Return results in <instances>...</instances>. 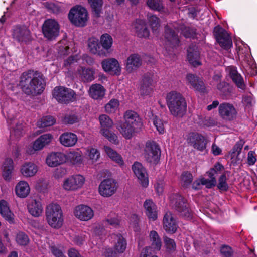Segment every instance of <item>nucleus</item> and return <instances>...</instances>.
<instances>
[{"mask_svg": "<svg viewBox=\"0 0 257 257\" xmlns=\"http://www.w3.org/2000/svg\"><path fill=\"white\" fill-rule=\"evenodd\" d=\"M220 116L226 121L235 119L237 114V110L233 104L227 102L221 103L218 107Z\"/></svg>", "mask_w": 257, "mask_h": 257, "instance_id": "12", "label": "nucleus"}, {"mask_svg": "<svg viewBox=\"0 0 257 257\" xmlns=\"http://www.w3.org/2000/svg\"><path fill=\"white\" fill-rule=\"evenodd\" d=\"M68 18L71 22L76 26L84 27L87 21V11L81 6L74 7L69 11Z\"/></svg>", "mask_w": 257, "mask_h": 257, "instance_id": "6", "label": "nucleus"}, {"mask_svg": "<svg viewBox=\"0 0 257 257\" xmlns=\"http://www.w3.org/2000/svg\"><path fill=\"white\" fill-rule=\"evenodd\" d=\"M132 170L142 186L146 187L149 183L148 175L142 164L138 162H135L132 165Z\"/></svg>", "mask_w": 257, "mask_h": 257, "instance_id": "16", "label": "nucleus"}, {"mask_svg": "<svg viewBox=\"0 0 257 257\" xmlns=\"http://www.w3.org/2000/svg\"><path fill=\"white\" fill-rule=\"evenodd\" d=\"M149 239L151 242V250L153 252L159 251L162 246V242L160 237L156 231L152 230L149 234Z\"/></svg>", "mask_w": 257, "mask_h": 257, "instance_id": "33", "label": "nucleus"}, {"mask_svg": "<svg viewBox=\"0 0 257 257\" xmlns=\"http://www.w3.org/2000/svg\"><path fill=\"white\" fill-rule=\"evenodd\" d=\"M85 182L84 177L81 175H72L66 179L63 182V188L68 191H76L81 188Z\"/></svg>", "mask_w": 257, "mask_h": 257, "instance_id": "13", "label": "nucleus"}, {"mask_svg": "<svg viewBox=\"0 0 257 257\" xmlns=\"http://www.w3.org/2000/svg\"><path fill=\"white\" fill-rule=\"evenodd\" d=\"M69 158L73 164L79 163L82 161L81 156L79 152H71L69 155Z\"/></svg>", "mask_w": 257, "mask_h": 257, "instance_id": "62", "label": "nucleus"}, {"mask_svg": "<svg viewBox=\"0 0 257 257\" xmlns=\"http://www.w3.org/2000/svg\"><path fill=\"white\" fill-rule=\"evenodd\" d=\"M88 2L92 8L94 16L96 18L99 17L103 5L102 0H88Z\"/></svg>", "mask_w": 257, "mask_h": 257, "instance_id": "44", "label": "nucleus"}, {"mask_svg": "<svg viewBox=\"0 0 257 257\" xmlns=\"http://www.w3.org/2000/svg\"><path fill=\"white\" fill-rule=\"evenodd\" d=\"M87 43L88 48L91 53L100 56H105V53L102 50L101 44L97 38L91 37L88 39Z\"/></svg>", "mask_w": 257, "mask_h": 257, "instance_id": "24", "label": "nucleus"}, {"mask_svg": "<svg viewBox=\"0 0 257 257\" xmlns=\"http://www.w3.org/2000/svg\"><path fill=\"white\" fill-rule=\"evenodd\" d=\"M220 253L222 257H231L233 254V251L229 246L224 245L220 248Z\"/></svg>", "mask_w": 257, "mask_h": 257, "instance_id": "60", "label": "nucleus"}, {"mask_svg": "<svg viewBox=\"0 0 257 257\" xmlns=\"http://www.w3.org/2000/svg\"><path fill=\"white\" fill-rule=\"evenodd\" d=\"M244 143L243 140H240L236 143L230 152L231 158L237 157L240 154Z\"/></svg>", "mask_w": 257, "mask_h": 257, "instance_id": "53", "label": "nucleus"}, {"mask_svg": "<svg viewBox=\"0 0 257 257\" xmlns=\"http://www.w3.org/2000/svg\"><path fill=\"white\" fill-rule=\"evenodd\" d=\"M193 176L189 172H185L182 175L181 181L182 185L187 187L192 182Z\"/></svg>", "mask_w": 257, "mask_h": 257, "instance_id": "59", "label": "nucleus"}, {"mask_svg": "<svg viewBox=\"0 0 257 257\" xmlns=\"http://www.w3.org/2000/svg\"><path fill=\"white\" fill-rule=\"evenodd\" d=\"M79 120V116L76 113L71 112L65 115L63 119V121L66 124H73L78 122Z\"/></svg>", "mask_w": 257, "mask_h": 257, "instance_id": "50", "label": "nucleus"}, {"mask_svg": "<svg viewBox=\"0 0 257 257\" xmlns=\"http://www.w3.org/2000/svg\"><path fill=\"white\" fill-rule=\"evenodd\" d=\"M214 35L220 46L224 49L228 50L232 46V40L226 31L219 26L214 29Z\"/></svg>", "mask_w": 257, "mask_h": 257, "instance_id": "11", "label": "nucleus"}, {"mask_svg": "<svg viewBox=\"0 0 257 257\" xmlns=\"http://www.w3.org/2000/svg\"><path fill=\"white\" fill-rule=\"evenodd\" d=\"M77 140L76 135L71 132L64 133L59 137L61 144L65 147L73 146L77 143Z\"/></svg>", "mask_w": 257, "mask_h": 257, "instance_id": "28", "label": "nucleus"}, {"mask_svg": "<svg viewBox=\"0 0 257 257\" xmlns=\"http://www.w3.org/2000/svg\"><path fill=\"white\" fill-rule=\"evenodd\" d=\"M187 80L196 90L201 92L205 91L204 83L198 77L192 74H189L187 76Z\"/></svg>", "mask_w": 257, "mask_h": 257, "instance_id": "31", "label": "nucleus"}, {"mask_svg": "<svg viewBox=\"0 0 257 257\" xmlns=\"http://www.w3.org/2000/svg\"><path fill=\"white\" fill-rule=\"evenodd\" d=\"M153 123L160 134H163L164 133V122L161 119L155 116L153 119Z\"/></svg>", "mask_w": 257, "mask_h": 257, "instance_id": "58", "label": "nucleus"}, {"mask_svg": "<svg viewBox=\"0 0 257 257\" xmlns=\"http://www.w3.org/2000/svg\"><path fill=\"white\" fill-rule=\"evenodd\" d=\"M104 149L107 156L113 161L122 165L124 164L122 157L116 151L108 146H104Z\"/></svg>", "mask_w": 257, "mask_h": 257, "instance_id": "43", "label": "nucleus"}, {"mask_svg": "<svg viewBox=\"0 0 257 257\" xmlns=\"http://www.w3.org/2000/svg\"><path fill=\"white\" fill-rule=\"evenodd\" d=\"M117 189V182L113 179H106L99 185V194L103 197H109L112 196Z\"/></svg>", "mask_w": 257, "mask_h": 257, "instance_id": "10", "label": "nucleus"}, {"mask_svg": "<svg viewBox=\"0 0 257 257\" xmlns=\"http://www.w3.org/2000/svg\"><path fill=\"white\" fill-rule=\"evenodd\" d=\"M115 238L117 240V242L115 245V249L118 253H122L126 249V242L123 236L120 234H114Z\"/></svg>", "mask_w": 257, "mask_h": 257, "instance_id": "45", "label": "nucleus"}, {"mask_svg": "<svg viewBox=\"0 0 257 257\" xmlns=\"http://www.w3.org/2000/svg\"><path fill=\"white\" fill-rule=\"evenodd\" d=\"M13 38L19 42H26L30 38V32L25 26H16L13 29Z\"/></svg>", "mask_w": 257, "mask_h": 257, "instance_id": "18", "label": "nucleus"}, {"mask_svg": "<svg viewBox=\"0 0 257 257\" xmlns=\"http://www.w3.org/2000/svg\"><path fill=\"white\" fill-rule=\"evenodd\" d=\"M178 31L186 38H194L196 36V29L192 27H187L183 24H179L178 26H174Z\"/></svg>", "mask_w": 257, "mask_h": 257, "instance_id": "42", "label": "nucleus"}, {"mask_svg": "<svg viewBox=\"0 0 257 257\" xmlns=\"http://www.w3.org/2000/svg\"><path fill=\"white\" fill-rule=\"evenodd\" d=\"M66 156L61 152L52 153L46 158V163L49 166L56 167L66 162Z\"/></svg>", "mask_w": 257, "mask_h": 257, "instance_id": "22", "label": "nucleus"}, {"mask_svg": "<svg viewBox=\"0 0 257 257\" xmlns=\"http://www.w3.org/2000/svg\"><path fill=\"white\" fill-rule=\"evenodd\" d=\"M187 140L190 145L199 151H202L206 149L207 140L204 136L199 133H189Z\"/></svg>", "mask_w": 257, "mask_h": 257, "instance_id": "14", "label": "nucleus"}, {"mask_svg": "<svg viewBox=\"0 0 257 257\" xmlns=\"http://www.w3.org/2000/svg\"><path fill=\"white\" fill-rule=\"evenodd\" d=\"M101 65L103 69L111 75H118L121 69L118 61L114 58L106 59L102 61Z\"/></svg>", "mask_w": 257, "mask_h": 257, "instance_id": "17", "label": "nucleus"}, {"mask_svg": "<svg viewBox=\"0 0 257 257\" xmlns=\"http://www.w3.org/2000/svg\"><path fill=\"white\" fill-rule=\"evenodd\" d=\"M16 240L19 245L22 246L27 245L29 242L28 235L22 231H20L17 234Z\"/></svg>", "mask_w": 257, "mask_h": 257, "instance_id": "55", "label": "nucleus"}, {"mask_svg": "<svg viewBox=\"0 0 257 257\" xmlns=\"http://www.w3.org/2000/svg\"><path fill=\"white\" fill-rule=\"evenodd\" d=\"M52 95L59 102L64 104L69 103L75 99V93L74 91L63 86L55 87Z\"/></svg>", "mask_w": 257, "mask_h": 257, "instance_id": "8", "label": "nucleus"}, {"mask_svg": "<svg viewBox=\"0 0 257 257\" xmlns=\"http://www.w3.org/2000/svg\"><path fill=\"white\" fill-rule=\"evenodd\" d=\"M148 19L152 31L157 33V30L160 27L159 19L155 15L151 14L148 15Z\"/></svg>", "mask_w": 257, "mask_h": 257, "instance_id": "54", "label": "nucleus"}, {"mask_svg": "<svg viewBox=\"0 0 257 257\" xmlns=\"http://www.w3.org/2000/svg\"><path fill=\"white\" fill-rule=\"evenodd\" d=\"M174 26H178L177 24H174L173 25H167L164 27V38L165 45L166 50L170 51L171 49L178 46L180 43V39L177 33L174 29Z\"/></svg>", "mask_w": 257, "mask_h": 257, "instance_id": "7", "label": "nucleus"}, {"mask_svg": "<svg viewBox=\"0 0 257 257\" xmlns=\"http://www.w3.org/2000/svg\"><path fill=\"white\" fill-rule=\"evenodd\" d=\"M77 73L82 81L84 83L90 82L95 79V71L92 68L79 67Z\"/></svg>", "mask_w": 257, "mask_h": 257, "instance_id": "26", "label": "nucleus"}, {"mask_svg": "<svg viewBox=\"0 0 257 257\" xmlns=\"http://www.w3.org/2000/svg\"><path fill=\"white\" fill-rule=\"evenodd\" d=\"M119 105V101L117 99H112L105 105V110L108 113H114L117 110Z\"/></svg>", "mask_w": 257, "mask_h": 257, "instance_id": "51", "label": "nucleus"}, {"mask_svg": "<svg viewBox=\"0 0 257 257\" xmlns=\"http://www.w3.org/2000/svg\"><path fill=\"white\" fill-rule=\"evenodd\" d=\"M53 139L50 134H45L39 137L33 144V149L36 150L42 149L46 145L49 144Z\"/></svg>", "mask_w": 257, "mask_h": 257, "instance_id": "32", "label": "nucleus"}, {"mask_svg": "<svg viewBox=\"0 0 257 257\" xmlns=\"http://www.w3.org/2000/svg\"><path fill=\"white\" fill-rule=\"evenodd\" d=\"M224 169V166L219 162H217L213 166V167L210 168L209 171L206 172L208 176L210 179H212L216 177Z\"/></svg>", "mask_w": 257, "mask_h": 257, "instance_id": "47", "label": "nucleus"}, {"mask_svg": "<svg viewBox=\"0 0 257 257\" xmlns=\"http://www.w3.org/2000/svg\"><path fill=\"white\" fill-rule=\"evenodd\" d=\"M134 26L136 33L139 37L147 38L149 36V31L144 20L141 19L136 20L134 23Z\"/></svg>", "mask_w": 257, "mask_h": 257, "instance_id": "27", "label": "nucleus"}, {"mask_svg": "<svg viewBox=\"0 0 257 257\" xmlns=\"http://www.w3.org/2000/svg\"><path fill=\"white\" fill-rule=\"evenodd\" d=\"M105 93V89L99 84H92L89 88V95L94 99H101L104 96Z\"/></svg>", "mask_w": 257, "mask_h": 257, "instance_id": "29", "label": "nucleus"}, {"mask_svg": "<svg viewBox=\"0 0 257 257\" xmlns=\"http://www.w3.org/2000/svg\"><path fill=\"white\" fill-rule=\"evenodd\" d=\"M165 245L168 251L171 252L176 249V243L175 241L167 236L164 237Z\"/></svg>", "mask_w": 257, "mask_h": 257, "instance_id": "57", "label": "nucleus"}, {"mask_svg": "<svg viewBox=\"0 0 257 257\" xmlns=\"http://www.w3.org/2000/svg\"><path fill=\"white\" fill-rule=\"evenodd\" d=\"M50 250L55 257H66L64 254L62 247L54 245L50 247Z\"/></svg>", "mask_w": 257, "mask_h": 257, "instance_id": "61", "label": "nucleus"}, {"mask_svg": "<svg viewBox=\"0 0 257 257\" xmlns=\"http://www.w3.org/2000/svg\"><path fill=\"white\" fill-rule=\"evenodd\" d=\"M167 105L173 116L182 117L187 110V103L181 94L171 91L166 96Z\"/></svg>", "mask_w": 257, "mask_h": 257, "instance_id": "2", "label": "nucleus"}, {"mask_svg": "<svg viewBox=\"0 0 257 257\" xmlns=\"http://www.w3.org/2000/svg\"><path fill=\"white\" fill-rule=\"evenodd\" d=\"M100 43L102 49L105 53V56L110 52V48L112 45L113 39L108 34L105 33L101 35L100 39Z\"/></svg>", "mask_w": 257, "mask_h": 257, "instance_id": "35", "label": "nucleus"}, {"mask_svg": "<svg viewBox=\"0 0 257 257\" xmlns=\"http://www.w3.org/2000/svg\"><path fill=\"white\" fill-rule=\"evenodd\" d=\"M55 123V119L52 116L43 117L37 122V126L39 127L44 128L53 125Z\"/></svg>", "mask_w": 257, "mask_h": 257, "instance_id": "49", "label": "nucleus"}, {"mask_svg": "<svg viewBox=\"0 0 257 257\" xmlns=\"http://www.w3.org/2000/svg\"><path fill=\"white\" fill-rule=\"evenodd\" d=\"M227 178L225 174H222L219 178L218 188L221 190L226 191L228 189V185L226 182Z\"/></svg>", "mask_w": 257, "mask_h": 257, "instance_id": "56", "label": "nucleus"}, {"mask_svg": "<svg viewBox=\"0 0 257 257\" xmlns=\"http://www.w3.org/2000/svg\"><path fill=\"white\" fill-rule=\"evenodd\" d=\"M136 127L125 122L120 123L118 126V129L122 136L126 139H130L135 132Z\"/></svg>", "mask_w": 257, "mask_h": 257, "instance_id": "40", "label": "nucleus"}, {"mask_svg": "<svg viewBox=\"0 0 257 257\" xmlns=\"http://www.w3.org/2000/svg\"><path fill=\"white\" fill-rule=\"evenodd\" d=\"M187 59L190 64L196 67L201 64L200 61V52L196 45H190L187 49Z\"/></svg>", "mask_w": 257, "mask_h": 257, "instance_id": "21", "label": "nucleus"}, {"mask_svg": "<svg viewBox=\"0 0 257 257\" xmlns=\"http://www.w3.org/2000/svg\"><path fill=\"white\" fill-rule=\"evenodd\" d=\"M74 214L77 218L84 221L90 220L94 216V212L91 208L85 205L77 206L75 208Z\"/></svg>", "mask_w": 257, "mask_h": 257, "instance_id": "15", "label": "nucleus"}, {"mask_svg": "<svg viewBox=\"0 0 257 257\" xmlns=\"http://www.w3.org/2000/svg\"><path fill=\"white\" fill-rule=\"evenodd\" d=\"M143 206L146 215L149 221H154L158 218V210L156 205L151 199H147L144 203Z\"/></svg>", "mask_w": 257, "mask_h": 257, "instance_id": "20", "label": "nucleus"}, {"mask_svg": "<svg viewBox=\"0 0 257 257\" xmlns=\"http://www.w3.org/2000/svg\"><path fill=\"white\" fill-rule=\"evenodd\" d=\"M152 84V75L150 74H145L143 77L140 87L142 95H147L151 91V86Z\"/></svg>", "mask_w": 257, "mask_h": 257, "instance_id": "37", "label": "nucleus"}, {"mask_svg": "<svg viewBox=\"0 0 257 257\" xmlns=\"http://www.w3.org/2000/svg\"><path fill=\"white\" fill-rule=\"evenodd\" d=\"M20 86L27 95H37L45 90L46 80L43 74L38 71L29 70L20 77Z\"/></svg>", "mask_w": 257, "mask_h": 257, "instance_id": "1", "label": "nucleus"}, {"mask_svg": "<svg viewBox=\"0 0 257 257\" xmlns=\"http://www.w3.org/2000/svg\"><path fill=\"white\" fill-rule=\"evenodd\" d=\"M146 3L152 10L160 12L164 11L165 7L162 0H147Z\"/></svg>", "mask_w": 257, "mask_h": 257, "instance_id": "46", "label": "nucleus"}, {"mask_svg": "<svg viewBox=\"0 0 257 257\" xmlns=\"http://www.w3.org/2000/svg\"><path fill=\"white\" fill-rule=\"evenodd\" d=\"M172 208L179 213L180 215L189 218L191 210L189 208L187 200L179 194H174L170 197Z\"/></svg>", "mask_w": 257, "mask_h": 257, "instance_id": "5", "label": "nucleus"}, {"mask_svg": "<svg viewBox=\"0 0 257 257\" xmlns=\"http://www.w3.org/2000/svg\"><path fill=\"white\" fill-rule=\"evenodd\" d=\"M15 192L19 197L25 198L30 192V187L28 183L24 181H20L15 187Z\"/></svg>", "mask_w": 257, "mask_h": 257, "instance_id": "39", "label": "nucleus"}, {"mask_svg": "<svg viewBox=\"0 0 257 257\" xmlns=\"http://www.w3.org/2000/svg\"><path fill=\"white\" fill-rule=\"evenodd\" d=\"M64 42H65V40L59 43L58 51L61 55H66L69 53V47L68 45H61L62 43H64Z\"/></svg>", "mask_w": 257, "mask_h": 257, "instance_id": "64", "label": "nucleus"}, {"mask_svg": "<svg viewBox=\"0 0 257 257\" xmlns=\"http://www.w3.org/2000/svg\"><path fill=\"white\" fill-rule=\"evenodd\" d=\"M99 121L101 124V129L110 128L113 125L112 120L106 115H101L99 117Z\"/></svg>", "mask_w": 257, "mask_h": 257, "instance_id": "52", "label": "nucleus"}, {"mask_svg": "<svg viewBox=\"0 0 257 257\" xmlns=\"http://www.w3.org/2000/svg\"><path fill=\"white\" fill-rule=\"evenodd\" d=\"M0 214L9 223H14V215L10 210L8 203L4 200L0 201Z\"/></svg>", "mask_w": 257, "mask_h": 257, "instance_id": "25", "label": "nucleus"}, {"mask_svg": "<svg viewBox=\"0 0 257 257\" xmlns=\"http://www.w3.org/2000/svg\"><path fill=\"white\" fill-rule=\"evenodd\" d=\"M125 122L137 127L140 123V118L138 114L135 111L132 110H127L124 115Z\"/></svg>", "mask_w": 257, "mask_h": 257, "instance_id": "41", "label": "nucleus"}, {"mask_svg": "<svg viewBox=\"0 0 257 257\" xmlns=\"http://www.w3.org/2000/svg\"><path fill=\"white\" fill-rule=\"evenodd\" d=\"M46 219L52 227L59 228L63 222V213L60 206L57 204H50L46 209Z\"/></svg>", "mask_w": 257, "mask_h": 257, "instance_id": "3", "label": "nucleus"}, {"mask_svg": "<svg viewBox=\"0 0 257 257\" xmlns=\"http://www.w3.org/2000/svg\"><path fill=\"white\" fill-rule=\"evenodd\" d=\"M13 161L11 158H7L3 165V176L5 180L9 181L11 179V174L14 169Z\"/></svg>", "mask_w": 257, "mask_h": 257, "instance_id": "34", "label": "nucleus"}, {"mask_svg": "<svg viewBox=\"0 0 257 257\" xmlns=\"http://www.w3.org/2000/svg\"><path fill=\"white\" fill-rule=\"evenodd\" d=\"M161 151L159 145L153 141H147L144 148L145 160L152 164L156 165L159 162Z\"/></svg>", "mask_w": 257, "mask_h": 257, "instance_id": "4", "label": "nucleus"}, {"mask_svg": "<svg viewBox=\"0 0 257 257\" xmlns=\"http://www.w3.org/2000/svg\"><path fill=\"white\" fill-rule=\"evenodd\" d=\"M21 171L24 176L30 177L36 174L38 171V167L33 163H26L22 165Z\"/></svg>", "mask_w": 257, "mask_h": 257, "instance_id": "38", "label": "nucleus"}, {"mask_svg": "<svg viewBox=\"0 0 257 257\" xmlns=\"http://www.w3.org/2000/svg\"><path fill=\"white\" fill-rule=\"evenodd\" d=\"M229 76L231 78L233 82L241 90H244L245 85L244 83L243 78L239 74L234 67H230L228 68Z\"/></svg>", "mask_w": 257, "mask_h": 257, "instance_id": "30", "label": "nucleus"}, {"mask_svg": "<svg viewBox=\"0 0 257 257\" xmlns=\"http://www.w3.org/2000/svg\"><path fill=\"white\" fill-rule=\"evenodd\" d=\"M202 185H204L208 188H211L214 187L216 184V179L214 178L212 179H208L205 178H202L201 180Z\"/></svg>", "mask_w": 257, "mask_h": 257, "instance_id": "63", "label": "nucleus"}, {"mask_svg": "<svg viewBox=\"0 0 257 257\" xmlns=\"http://www.w3.org/2000/svg\"><path fill=\"white\" fill-rule=\"evenodd\" d=\"M100 132L101 134L107 139L110 142L115 145H118L119 144V141L118 139V137L113 132H112L107 128L101 130Z\"/></svg>", "mask_w": 257, "mask_h": 257, "instance_id": "48", "label": "nucleus"}, {"mask_svg": "<svg viewBox=\"0 0 257 257\" xmlns=\"http://www.w3.org/2000/svg\"><path fill=\"white\" fill-rule=\"evenodd\" d=\"M29 213L34 217L40 216L43 212L41 203L36 199L32 200L28 206Z\"/></svg>", "mask_w": 257, "mask_h": 257, "instance_id": "36", "label": "nucleus"}, {"mask_svg": "<svg viewBox=\"0 0 257 257\" xmlns=\"http://www.w3.org/2000/svg\"><path fill=\"white\" fill-rule=\"evenodd\" d=\"M163 228L165 230L170 233H174L177 228V225L172 213L167 211L164 215L163 220Z\"/></svg>", "mask_w": 257, "mask_h": 257, "instance_id": "19", "label": "nucleus"}, {"mask_svg": "<svg viewBox=\"0 0 257 257\" xmlns=\"http://www.w3.org/2000/svg\"><path fill=\"white\" fill-rule=\"evenodd\" d=\"M142 59L138 54H132L127 59L126 70L127 72L132 73L142 65Z\"/></svg>", "mask_w": 257, "mask_h": 257, "instance_id": "23", "label": "nucleus"}, {"mask_svg": "<svg viewBox=\"0 0 257 257\" xmlns=\"http://www.w3.org/2000/svg\"><path fill=\"white\" fill-rule=\"evenodd\" d=\"M60 26L54 19H47L42 26V32L45 37L49 40H53L59 35Z\"/></svg>", "mask_w": 257, "mask_h": 257, "instance_id": "9", "label": "nucleus"}]
</instances>
